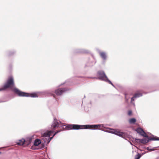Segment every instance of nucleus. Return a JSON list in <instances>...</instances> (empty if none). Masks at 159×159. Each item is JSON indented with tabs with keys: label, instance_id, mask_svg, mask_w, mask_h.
Here are the masks:
<instances>
[{
	"label": "nucleus",
	"instance_id": "nucleus-1",
	"mask_svg": "<svg viewBox=\"0 0 159 159\" xmlns=\"http://www.w3.org/2000/svg\"><path fill=\"white\" fill-rule=\"evenodd\" d=\"M10 88L16 94L20 97H38V95L35 93H28L20 91L15 87L13 77L12 76H9L3 87L0 88V91L5 90Z\"/></svg>",
	"mask_w": 159,
	"mask_h": 159
},
{
	"label": "nucleus",
	"instance_id": "nucleus-2",
	"mask_svg": "<svg viewBox=\"0 0 159 159\" xmlns=\"http://www.w3.org/2000/svg\"><path fill=\"white\" fill-rule=\"evenodd\" d=\"M98 129H100L107 132L113 134L123 138H124L125 136V133L120 132L118 130L113 129L110 128H107L106 130L104 129V128L105 127L103 124H98Z\"/></svg>",
	"mask_w": 159,
	"mask_h": 159
},
{
	"label": "nucleus",
	"instance_id": "nucleus-3",
	"mask_svg": "<svg viewBox=\"0 0 159 159\" xmlns=\"http://www.w3.org/2000/svg\"><path fill=\"white\" fill-rule=\"evenodd\" d=\"M63 124L55 117H54L53 121L51 125V127L53 129H57L63 126Z\"/></svg>",
	"mask_w": 159,
	"mask_h": 159
},
{
	"label": "nucleus",
	"instance_id": "nucleus-4",
	"mask_svg": "<svg viewBox=\"0 0 159 159\" xmlns=\"http://www.w3.org/2000/svg\"><path fill=\"white\" fill-rule=\"evenodd\" d=\"M98 79L101 80L106 81L108 79L103 71L100 70L98 72Z\"/></svg>",
	"mask_w": 159,
	"mask_h": 159
},
{
	"label": "nucleus",
	"instance_id": "nucleus-5",
	"mask_svg": "<svg viewBox=\"0 0 159 159\" xmlns=\"http://www.w3.org/2000/svg\"><path fill=\"white\" fill-rule=\"evenodd\" d=\"M53 132L52 130H49L47 132L44 133L43 134L42 139L44 141L45 143H47V141H48V137H50L51 134Z\"/></svg>",
	"mask_w": 159,
	"mask_h": 159
},
{
	"label": "nucleus",
	"instance_id": "nucleus-6",
	"mask_svg": "<svg viewBox=\"0 0 159 159\" xmlns=\"http://www.w3.org/2000/svg\"><path fill=\"white\" fill-rule=\"evenodd\" d=\"M97 50L99 54L100 57L103 61H105L107 60V55L106 52L101 51L98 49H97Z\"/></svg>",
	"mask_w": 159,
	"mask_h": 159
},
{
	"label": "nucleus",
	"instance_id": "nucleus-7",
	"mask_svg": "<svg viewBox=\"0 0 159 159\" xmlns=\"http://www.w3.org/2000/svg\"><path fill=\"white\" fill-rule=\"evenodd\" d=\"M67 90V89L66 88H59L55 90V93L57 95L60 96Z\"/></svg>",
	"mask_w": 159,
	"mask_h": 159
},
{
	"label": "nucleus",
	"instance_id": "nucleus-8",
	"mask_svg": "<svg viewBox=\"0 0 159 159\" xmlns=\"http://www.w3.org/2000/svg\"><path fill=\"white\" fill-rule=\"evenodd\" d=\"M154 137L151 138H148L147 139L144 138L142 139H136L135 140L137 142H141L142 143H148L149 140H153L152 139H150L153 138H154ZM155 138H157V137H155Z\"/></svg>",
	"mask_w": 159,
	"mask_h": 159
},
{
	"label": "nucleus",
	"instance_id": "nucleus-9",
	"mask_svg": "<svg viewBox=\"0 0 159 159\" xmlns=\"http://www.w3.org/2000/svg\"><path fill=\"white\" fill-rule=\"evenodd\" d=\"M84 129H98V125H84Z\"/></svg>",
	"mask_w": 159,
	"mask_h": 159
},
{
	"label": "nucleus",
	"instance_id": "nucleus-10",
	"mask_svg": "<svg viewBox=\"0 0 159 159\" xmlns=\"http://www.w3.org/2000/svg\"><path fill=\"white\" fill-rule=\"evenodd\" d=\"M30 140L29 143H27V141L25 140L24 139H21L18 140L16 142L17 144L19 145H23L25 143L29 144L31 143Z\"/></svg>",
	"mask_w": 159,
	"mask_h": 159
},
{
	"label": "nucleus",
	"instance_id": "nucleus-11",
	"mask_svg": "<svg viewBox=\"0 0 159 159\" xmlns=\"http://www.w3.org/2000/svg\"><path fill=\"white\" fill-rule=\"evenodd\" d=\"M84 127V125H73V129H84V128H81V127Z\"/></svg>",
	"mask_w": 159,
	"mask_h": 159
},
{
	"label": "nucleus",
	"instance_id": "nucleus-12",
	"mask_svg": "<svg viewBox=\"0 0 159 159\" xmlns=\"http://www.w3.org/2000/svg\"><path fill=\"white\" fill-rule=\"evenodd\" d=\"M78 52L82 53H88L89 52V51L85 49H79V51Z\"/></svg>",
	"mask_w": 159,
	"mask_h": 159
},
{
	"label": "nucleus",
	"instance_id": "nucleus-13",
	"mask_svg": "<svg viewBox=\"0 0 159 159\" xmlns=\"http://www.w3.org/2000/svg\"><path fill=\"white\" fill-rule=\"evenodd\" d=\"M136 119L134 118H132L129 120V122L130 124H134L136 122Z\"/></svg>",
	"mask_w": 159,
	"mask_h": 159
},
{
	"label": "nucleus",
	"instance_id": "nucleus-14",
	"mask_svg": "<svg viewBox=\"0 0 159 159\" xmlns=\"http://www.w3.org/2000/svg\"><path fill=\"white\" fill-rule=\"evenodd\" d=\"M45 93L50 94L53 96L54 98L55 97V95L53 94V91L52 90L46 91L45 92Z\"/></svg>",
	"mask_w": 159,
	"mask_h": 159
},
{
	"label": "nucleus",
	"instance_id": "nucleus-15",
	"mask_svg": "<svg viewBox=\"0 0 159 159\" xmlns=\"http://www.w3.org/2000/svg\"><path fill=\"white\" fill-rule=\"evenodd\" d=\"M41 143L40 140L39 139H36L34 142V145L38 146Z\"/></svg>",
	"mask_w": 159,
	"mask_h": 159
},
{
	"label": "nucleus",
	"instance_id": "nucleus-16",
	"mask_svg": "<svg viewBox=\"0 0 159 159\" xmlns=\"http://www.w3.org/2000/svg\"><path fill=\"white\" fill-rule=\"evenodd\" d=\"M142 96V94L139 93H137L134 95V97H135L136 98H139Z\"/></svg>",
	"mask_w": 159,
	"mask_h": 159
},
{
	"label": "nucleus",
	"instance_id": "nucleus-17",
	"mask_svg": "<svg viewBox=\"0 0 159 159\" xmlns=\"http://www.w3.org/2000/svg\"><path fill=\"white\" fill-rule=\"evenodd\" d=\"M136 131L137 132V133H139L141 135H142V134H144V131L141 128H137V129H136Z\"/></svg>",
	"mask_w": 159,
	"mask_h": 159
},
{
	"label": "nucleus",
	"instance_id": "nucleus-18",
	"mask_svg": "<svg viewBox=\"0 0 159 159\" xmlns=\"http://www.w3.org/2000/svg\"><path fill=\"white\" fill-rule=\"evenodd\" d=\"M159 148V146H158V147H154V148H150L149 147H147V149L149 151H154V150H156V149H155L156 148Z\"/></svg>",
	"mask_w": 159,
	"mask_h": 159
},
{
	"label": "nucleus",
	"instance_id": "nucleus-19",
	"mask_svg": "<svg viewBox=\"0 0 159 159\" xmlns=\"http://www.w3.org/2000/svg\"><path fill=\"white\" fill-rule=\"evenodd\" d=\"M135 98L134 97V96H133V97L131 98V103L132 105H133L134 106H135V104L133 102L134 101Z\"/></svg>",
	"mask_w": 159,
	"mask_h": 159
},
{
	"label": "nucleus",
	"instance_id": "nucleus-20",
	"mask_svg": "<svg viewBox=\"0 0 159 159\" xmlns=\"http://www.w3.org/2000/svg\"><path fill=\"white\" fill-rule=\"evenodd\" d=\"M141 156V155L139 153H138L135 157V159H139Z\"/></svg>",
	"mask_w": 159,
	"mask_h": 159
},
{
	"label": "nucleus",
	"instance_id": "nucleus-21",
	"mask_svg": "<svg viewBox=\"0 0 159 159\" xmlns=\"http://www.w3.org/2000/svg\"><path fill=\"white\" fill-rule=\"evenodd\" d=\"M141 156V155L139 153H138L135 157V159H139Z\"/></svg>",
	"mask_w": 159,
	"mask_h": 159
},
{
	"label": "nucleus",
	"instance_id": "nucleus-22",
	"mask_svg": "<svg viewBox=\"0 0 159 159\" xmlns=\"http://www.w3.org/2000/svg\"><path fill=\"white\" fill-rule=\"evenodd\" d=\"M15 53V51H10L8 53V55L9 56H11V55H13Z\"/></svg>",
	"mask_w": 159,
	"mask_h": 159
},
{
	"label": "nucleus",
	"instance_id": "nucleus-23",
	"mask_svg": "<svg viewBox=\"0 0 159 159\" xmlns=\"http://www.w3.org/2000/svg\"><path fill=\"white\" fill-rule=\"evenodd\" d=\"M66 128L68 129H73V125H69L67 126Z\"/></svg>",
	"mask_w": 159,
	"mask_h": 159
},
{
	"label": "nucleus",
	"instance_id": "nucleus-24",
	"mask_svg": "<svg viewBox=\"0 0 159 159\" xmlns=\"http://www.w3.org/2000/svg\"><path fill=\"white\" fill-rule=\"evenodd\" d=\"M54 136L53 135L51 137H48V141H47V143H48L53 138Z\"/></svg>",
	"mask_w": 159,
	"mask_h": 159
},
{
	"label": "nucleus",
	"instance_id": "nucleus-25",
	"mask_svg": "<svg viewBox=\"0 0 159 159\" xmlns=\"http://www.w3.org/2000/svg\"><path fill=\"white\" fill-rule=\"evenodd\" d=\"M106 82L109 83L110 84H111L112 86H113V87H114V86L113 84L111 83V82L108 79L106 81Z\"/></svg>",
	"mask_w": 159,
	"mask_h": 159
},
{
	"label": "nucleus",
	"instance_id": "nucleus-26",
	"mask_svg": "<svg viewBox=\"0 0 159 159\" xmlns=\"http://www.w3.org/2000/svg\"><path fill=\"white\" fill-rule=\"evenodd\" d=\"M106 82L109 83L110 84H111L112 86H113V87H114V86L113 84L111 83V82L108 79L106 81Z\"/></svg>",
	"mask_w": 159,
	"mask_h": 159
},
{
	"label": "nucleus",
	"instance_id": "nucleus-27",
	"mask_svg": "<svg viewBox=\"0 0 159 159\" xmlns=\"http://www.w3.org/2000/svg\"><path fill=\"white\" fill-rule=\"evenodd\" d=\"M142 135L143 136L145 137L146 138H149V137H148V136L144 132V134H142V135Z\"/></svg>",
	"mask_w": 159,
	"mask_h": 159
},
{
	"label": "nucleus",
	"instance_id": "nucleus-28",
	"mask_svg": "<svg viewBox=\"0 0 159 159\" xmlns=\"http://www.w3.org/2000/svg\"><path fill=\"white\" fill-rule=\"evenodd\" d=\"M150 139H152V140H159V138H152Z\"/></svg>",
	"mask_w": 159,
	"mask_h": 159
},
{
	"label": "nucleus",
	"instance_id": "nucleus-29",
	"mask_svg": "<svg viewBox=\"0 0 159 159\" xmlns=\"http://www.w3.org/2000/svg\"><path fill=\"white\" fill-rule=\"evenodd\" d=\"M61 130H59L57 131V132H56L53 135V136H54L57 133H58L59 132H61Z\"/></svg>",
	"mask_w": 159,
	"mask_h": 159
},
{
	"label": "nucleus",
	"instance_id": "nucleus-30",
	"mask_svg": "<svg viewBox=\"0 0 159 159\" xmlns=\"http://www.w3.org/2000/svg\"><path fill=\"white\" fill-rule=\"evenodd\" d=\"M132 113V111L131 110H129L128 111V115L129 116H131Z\"/></svg>",
	"mask_w": 159,
	"mask_h": 159
},
{
	"label": "nucleus",
	"instance_id": "nucleus-31",
	"mask_svg": "<svg viewBox=\"0 0 159 159\" xmlns=\"http://www.w3.org/2000/svg\"><path fill=\"white\" fill-rule=\"evenodd\" d=\"M5 101H0V102H4Z\"/></svg>",
	"mask_w": 159,
	"mask_h": 159
},
{
	"label": "nucleus",
	"instance_id": "nucleus-32",
	"mask_svg": "<svg viewBox=\"0 0 159 159\" xmlns=\"http://www.w3.org/2000/svg\"><path fill=\"white\" fill-rule=\"evenodd\" d=\"M130 143V144H131V145H132V143Z\"/></svg>",
	"mask_w": 159,
	"mask_h": 159
},
{
	"label": "nucleus",
	"instance_id": "nucleus-33",
	"mask_svg": "<svg viewBox=\"0 0 159 159\" xmlns=\"http://www.w3.org/2000/svg\"><path fill=\"white\" fill-rule=\"evenodd\" d=\"M125 98H126V95L125 94Z\"/></svg>",
	"mask_w": 159,
	"mask_h": 159
},
{
	"label": "nucleus",
	"instance_id": "nucleus-34",
	"mask_svg": "<svg viewBox=\"0 0 159 159\" xmlns=\"http://www.w3.org/2000/svg\"><path fill=\"white\" fill-rule=\"evenodd\" d=\"M43 147H44V146H43L42 147V148H43Z\"/></svg>",
	"mask_w": 159,
	"mask_h": 159
}]
</instances>
